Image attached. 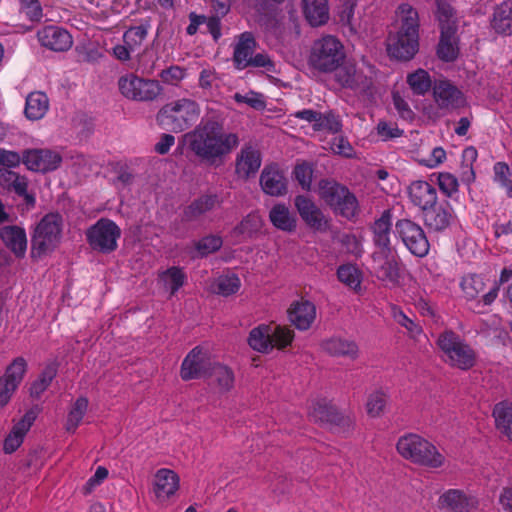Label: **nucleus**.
I'll use <instances>...</instances> for the list:
<instances>
[{"label":"nucleus","mask_w":512,"mask_h":512,"mask_svg":"<svg viewBox=\"0 0 512 512\" xmlns=\"http://www.w3.org/2000/svg\"><path fill=\"white\" fill-rule=\"evenodd\" d=\"M187 144L192 152L201 161L214 164L217 159L228 155L239 144L236 133H226L224 119L208 117L202 119L194 130L182 136V146L177 148L183 153V146Z\"/></svg>","instance_id":"obj_1"},{"label":"nucleus","mask_w":512,"mask_h":512,"mask_svg":"<svg viewBox=\"0 0 512 512\" xmlns=\"http://www.w3.org/2000/svg\"><path fill=\"white\" fill-rule=\"evenodd\" d=\"M396 14L399 26L396 32L388 34L387 53L391 58L408 62L419 51V13L409 3H402L398 6Z\"/></svg>","instance_id":"obj_2"},{"label":"nucleus","mask_w":512,"mask_h":512,"mask_svg":"<svg viewBox=\"0 0 512 512\" xmlns=\"http://www.w3.org/2000/svg\"><path fill=\"white\" fill-rule=\"evenodd\" d=\"M398 453L413 464L428 468H439L445 462L435 445L414 433L401 436L396 444Z\"/></svg>","instance_id":"obj_3"},{"label":"nucleus","mask_w":512,"mask_h":512,"mask_svg":"<svg viewBox=\"0 0 512 512\" xmlns=\"http://www.w3.org/2000/svg\"><path fill=\"white\" fill-rule=\"evenodd\" d=\"M436 345L443 353V361L450 367L467 371L476 365V351L453 330L441 332Z\"/></svg>","instance_id":"obj_4"},{"label":"nucleus","mask_w":512,"mask_h":512,"mask_svg":"<svg viewBox=\"0 0 512 512\" xmlns=\"http://www.w3.org/2000/svg\"><path fill=\"white\" fill-rule=\"evenodd\" d=\"M198 114L197 103L182 98L162 106L156 114V122L163 130L179 133L191 127Z\"/></svg>","instance_id":"obj_5"},{"label":"nucleus","mask_w":512,"mask_h":512,"mask_svg":"<svg viewBox=\"0 0 512 512\" xmlns=\"http://www.w3.org/2000/svg\"><path fill=\"white\" fill-rule=\"evenodd\" d=\"M63 217L58 212H50L42 217L31 237V257L41 258L53 252L62 237Z\"/></svg>","instance_id":"obj_6"},{"label":"nucleus","mask_w":512,"mask_h":512,"mask_svg":"<svg viewBox=\"0 0 512 512\" xmlns=\"http://www.w3.org/2000/svg\"><path fill=\"white\" fill-rule=\"evenodd\" d=\"M346 58L343 44L328 35L314 42L309 55L310 67L321 73H331Z\"/></svg>","instance_id":"obj_7"},{"label":"nucleus","mask_w":512,"mask_h":512,"mask_svg":"<svg viewBox=\"0 0 512 512\" xmlns=\"http://www.w3.org/2000/svg\"><path fill=\"white\" fill-rule=\"evenodd\" d=\"M121 237L119 226L108 218L99 219L86 231V239L90 247L97 252L109 254L117 249V241Z\"/></svg>","instance_id":"obj_8"},{"label":"nucleus","mask_w":512,"mask_h":512,"mask_svg":"<svg viewBox=\"0 0 512 512\" xmlns=\"http://www.w3.org/2000/svg\"><path fill=\"white\" fill-rule=\"evenodd\" d=\"M121 94L134 101H154L163 92L158 80L140 78L134 74L122 76L118 80Z\"/></svg>","instance_id":"obj_9"},{"label":"nucleus","mask_w":512,"mask_h":512,"mask_svg":"<svg viewBox=\"0 0 512 512\" xmlns=\"http://www.w3.org/2000/svg\"><path fill=\"white\" fill-rule=\"evenodd\" d=\"M395 231L413 255L422 258L428 254L430 244L419 224L407 218L399 219L395 223Z\"/></svg>","instance_id":"obj_10"},{"label":"nucleus","mask_w":512,"mask_h":512,"mask_svg":"<svg viewBox=\"0 0 512 512\" xmlns=\"http://www.w3.org/2000/svg\"><path fill=\"white\" fill-rule=\"evenodd\" d=\"M27 368V362L22 356L13 359L6 367L4 374L0 377V409L10 402L23 381Z\"/></svg>","instance_id":"obj_11"},{"label":"nucleus","mask_w":512,"mask_h":512,"mask_svg":"<svg viewBox=\"0 0 512 512\" xmlns=\"http://www.w3.org/2000/svg\"><path fill=\"white\" fill-rule=\"evenodd\" d=\"M294 205L305 225L314 232L324 233L330 227V220L317 204L306 195H297Z\"/></svg>","instance_id":"obj_12"},{"label":"nucleus","mask_w":512,"mask_h":512,"mask_svg":"<svg viewBox=\"0 0 512 512\" xmlns=\"http://www.w3.org/2000/svg\"><path fill=\"white\" fill-rule=\"evenodd\" d=\"M62 156L49 149L24 150L23 164L33 172L48 173L58 169L62 163Z\"/></svg>","instance_id":"obj_13"},{"label":"nucleus","mask_w":512,"mask_h":512,"mask_svg":"<svg viewBox=\"0 0 512 512\" xmlns=\"http://www.w3.org/2000/svg\"><path fill=\"white\" fill-rule=\"evenodd\" d=\"M333 72H335V80L342 88L367 92L373 85L372 79L357 70L356 64L346 58Z\"/></svg>","instance_id":"obj_14"},{"label":"nucleus","mask_w":512,"mask_h":512,"mask_svg":"<svg viewBox=\"0 0 512 512\" xmlns=\"http://www.w3.org/2000/svg\"><path fill=\"white\" fill-rule=\"evenodd\" d=\"M310 416L315 422L326 423L345 432L352 428L353 420L343 415L335 405L325 399L317 401Z\"/></svg>","instance_id":"obj_15"},{"label":"nucleus","mask_w":512,"mask_h":512,"mask_svg":"<svg viewBox=\"0 0 512 512\" xmlns=\"http://www.w3.org/2000/svg\"><path fill=\"white\" fill-rule=\"evenodd\" d=\"M212 364L202 348L194 347L182 362L180 376L184 381L208 377Z\"/></svg>","instance_id":"obj_16"},{"label":"nucleus","mask_w":512,"mask_h":512,"mask_svg":"<svg viewBox=\"0 0 512 512\" xmlns=\"http://www.w3.org/2000/svg\"><path fill=\"white\" fill-rule=\"evenodd\" d=\"M41 46L55 52L68 51L73 45L71 34L63 27L47 25L37 31Z\"/></svg>","instance_id":"obj_17"},{"label":"nucleus","mask_w":512,"mask_h":512,"mask_svg":"<svg viewBox=\"0 0 512 512\" xmlns=\"http://www.w3.org/2000/svg\"><path fill=\"white\" fill-rule=\"evenodd\" d=\"M425 225L436 232L447 229L455 219L454 210L447 200L429 206L423 212Z\"/></svg>","instance_id":"obj_18"},{"label":"nucleus","mask_w":512,"mask_h":512,"mask_svg":"<svg viewBox=\"0 0 512 512\" xmlns=\"http://www.w3.org/2000/svg\"><path fill=\"white\" fill-rule=\"evenodd\" d=\"M435 102L441 109H457L465 105V97L449 80H436L433 85Z\"/></svg>","instance_id":"obj_19"},{"label":"nucleus","mask_w":512,"mask_h":512,"mask_svg":"<svg viewBox=\"0 0 512 512\" xmlns=\"http://www.w3.org/2000/svg\"><path fill=\"white\" fill-rule=\"evenodd\" d=\"M391 219L392 212L390 209H386L370 227L373 234V243L384 257H389L393 253V247L390 242Z\"/></svg>","instance_id":"obj_20"},{"label":"nucleus","mask_w":512,"mask_h":512,"mask_svg":"<svg viewBox=\"0 0 512 512\" xmlns=\"http://www.w3.org/2000/svg\"><path fill=\"white\" fill-rule=\"evenodd\" d=\"M259 183L263 192L267 195L279 197L287 193V179L275 163L263 168Z\"/></svg>","instance_id":"obj_21"},{"label":"nucleus","mask_w":512,"mask_h":512,"mask_svg":"<svg viewBox=\"0 0 512 512\" xmlns=\"http://www.w3.org/2000/svg\"><path fill=\"white\" fill-rule=\"evenodd\" d=\"M222 199L216 193H205L194 199L182 213V221L192 222L207 212L221 207Z\"/></svg>","instance_id":"obj_22"},{"label":"nucleus","mask_w":512,"mask_h":512,"mask_svg":"<svg viewBox=\"0 0 512 512\" xmlns=\"http://www.w3.org/2000/svg\"><path fill=\"white\" fill-rule=\"evenodd\" d=\"M261 162L260 151L250 145H246L241 149L240 154L236 158L235 172L242 179L248 180L258 172Z\"/></svg>","instance_id":"obj_23"},{"label":"nucleus","mask_w":512,"mask_h":512,"mask_svg":"<svg viewBox=\"0 0 512 512\" xmlns=\"http://www.w3.org/2000/svg\"><path fill=\"white\" fill-rule=\"evenodd\" d=\"M290 322L299 330H308L316 317V307L308 300L294 301L288 311Z\"/></svg>","instance_id":"obj_24"},{"label":"nucleus","mask_w":512,"mask_h":512,"mask_svg":"<svg viewBox=\"0 0 512 512\" xmlns=\"http://www.w3.org/2000/svg\"><path fill=\"white\" fill-rule=\"evenodd\" d=\"M0 238L16 258L22 259L25 256L27 237L23 228L17 225L4 226L0 229Z\"/></svg>","instance_id":"obj_25"},{"label":"nucleus","mask_w":512,"mask_h":512,"mask_svg":"<svg viewBox=\"0 0 512 512\" xmlns=\"http://www.w3.org/2000/svg\"><path fill=\"white\" fill-rule=\"evenodd\" d=\"M411 202L423 212L426 208L436 204L437 190L430 183L422 180L413 181L408 187Z\"/></svg>","instance_id":"obj_26"},{"label":"nucleus","mask_w":512,"mask_h":512,"mask_svg":"<svg viewBox=\"0 0 512 512\" xmlns=\"http://www.w3.org/2000/svg\"><path fill=\"white\" fill-rule=\"evenodd\" d=\"M454 28L446 27L440 31V38L437 45V57L443 62H454L459 56V37Z\"/></svg>","instance_id":"obj_27"},{"label":"nucleus","mask_w":512,"mask_h":512,"mask_svg":"<svg viewBox=\"0 0 512 512\" xmlns=\"http://www.w3.org/2000/svg\"><path fill=\"white\" fill-rule=\"evenodd\" d=\"M256 47L257 42L252 32L246 31L239 35L233 52V62L236 69L243 70L247 68L246 62H250Z\"/></svg>","instance_id":"obj_28"},{"label":"nucleus","mask_w":512,"mask_h":512,"mask_svg":"<svg viewBox=\"0 0 512 512\" xmlns=\"http://www.w3.org/2000/svg\"><path fill=\"white\" fill-rule=\"evenodd\" d=\"M440 504L451 512H470L477 507L474 497L466 495L463 491L450 489L439 499Z\"/></svg>","instance_id":"obj_29"},{"label":"nucleus","mask_w":512,"mask_h":512,"mask_svg":"<svg viewBox=\"0 0 512 512\" xmlns=\"http://www.w3.org/2000/svg\"><path fill=\"white\" fill-rule=\"evenodd\" d=\"M490 23L497 34L512 35V0L503 1L494 7Z\"/></svg>","instance_id":"obj_30"},{"label":"nucleus","mask_w":512,"mask_h":512,"mask_svg":"<svg viewBox=\"0 0 512 512\" xmlns=\"http://www.w3.org/2000/svg\"><path fill=\"white\" fill-rule=\"evenodd\" d=\"M323 351L335 357H349L355 360L359 354V348L355 341L340 337H332L321 342Z\"/></svg>","instance_id":"obj_31"},{"label":"nucleus","mask_w":512,"mask_h":512,"mask_svg":"<svg viewBox=\"0 0 512 512\" xmlns=\"http://www.w3.org/2000/svg\"><path fill=\"white\" fill-rule=\"evenodd\" d=\"M179 476L170 469H159L155 474L154 492L158 498H169L179 489Z\"/></svg>","instance_id":"obj_32"},{"label":"nucleus","mask_w":512,"mask_h":512,"mask_svg":"<svg viewBox=\"0 0 512 512\" xmlns=\"http://www.w3.org/2000/svg\"><path fill=\"white\" fill-rule=\"evenodd\" d=\"M303 13L308 23L313 27L324 25L329 20L327 0H302Z\"/></svg>","instance_id":"obj_33"},{"label":"nucleus","mask_w":512,"mask_h":512,"mask_svg":"<svg viewBox=\"0 0 512 512\" xmlns=\"http://www.w3.org/2000/svg\"><path fill=\"white\" fill-rule=\"evenodd\" d=\"M329 208L335 215H339L349 221L356 219L361 210L357 197L350 190L332 202Z\"/></svg>","instance_id":"obj_34"},{"label":"nucleus","mask_w":512,"mask_h":512,"mask_svg":"<svg viewBox=\"0 0 512 512\" xmlns=\"http://www.w3.org/2000/svg\"><path fill=\"white\" fill-rule=\"evenodd\" d=\"M269 220L278 230L292 233L297 228V218L292 215L289 208L282 203L274 205L269 211Z\"/></svg>","instance_id":"obj_35"},{"label":"nucleus","mask_w":512,"mask_h":512,"mask_svg":"<svg viewBox=\"0 0 512 512\" xmlns=\"http://www.w3.org/2000/svg\"><path fill=\"white\" fill-rule=\"evenodd\" d=\"M272 326L267 324H260L253 328L248 336L249 346L260 353H269L274 345L271 344Z\"/></svg>","instance_id":"obj_36"},{"label":"nucleus","mask_w":512,"mask_h":512,"mask_svg":"<svg viewBox=\"0 0 512 512\" xmlns=\"http://www.w3.org/2000/svg\"><path fill=\"white\" fill-rule=\"evenodd\" d=\"M497 430L512 442V402L501 401L492 411Z\"/></svg>","instance_id":"obj_37"},{"label":"nucleus","mask_w":512,"mask_h":512,"mask_svg":"<svg viewBox=\"0 0 512 512\" xmlns=\"http://www.w3.org/2000/svg\"><path fill=\"white\" fill-rule=\"evenodd\" d=\"M58 366L59 365L57 362H49L45 365L37 379L34 380L30 385L29 395L31 398L39 399L41 395L48 389L53 379L57 376Z\"/></svg>","instance_id":"obj_38"},{"label":"nucleus","mask_w":512,"mask_h":512,"mask_svg":"<svg viewBox=\"0 0 512 512\" xmlns=\"http://www.w3.org/2000/svg\"><path fill=\"white\" fill-rule=\"evenodd\" d=\"M49 108L47 95L40 91L31 92L26 98L24 114L29 120H39L44 117Z\"/></svg>","instance_id":"obj_39"},{"label":"nucleus","mask_w":512,"mask_h":512,"mask_svg":"<svg viewBox=\"0 0 512 512\" xmlns=\"http://www.w3.org/2000/svg\"><path fill=\"white\" fill-rule=\"evenodd\" d=\"M151 26V18L147 17L141 20V23L136 26H130L123 33V42L134 51L138 50L148 35V30Z\"/></svg>","instance_id":"obj_40"},{"label":"nucleus","mask_w":512,"mask_h":512,"mask_svg":"<svg viewBox=\"0 0 512 512\" xmlns=\"http://www.w3.org/2000/svg\"><path fill=\"white\" fill-rule=\"evenodd\" d=\"M347 191V186L334 179H321L318 182V195L328 207Z\"/></svg>","instance_id":"obj_41"},{"label":"nucleus","mask_w":512,"mask_h":512,"mask_svg":"<svg viewBox=\"0 0 512 512\" xmlns=\"http://www.w3.org/2000/svg\"><path fill=\"white\" fill-rule=\"evenodd\" d=\"M435 16L439 22V28L445 30L446 27L458 30L456 11L448 0H435Z\"/></svg>","instance_id":"obj_42"},{"label":"nucleus","mask_w":512,"mask_h":512,"mask_svg":"<svg viewBox=\"0 0 512 512\" xmlns=\"http://www.w3.org/2000/svg\"><path fill=\"white\" fill-rule=\"evenodd\" d=\"M337 277L340 282L354 291H358L361 288L362 272L354 264L348 263L339 266Z\"/></svg>","instance_id":"obj_43"},{"label":"nucleus","mask_w":512,"mask_h":512,"mask_svg":"<svg viewBox=\"0 0 512 512\" xmlns=\"http://www.w3.org/2000/svg\"><path fill=\"white\" fill-rule=\"evenodd\" d=\"M377 277L383 282H387L393 286L400 284V269L397 260L391 255L385 257V261L377 270Z\"/></svg>","instance_id":"obj_44"},{"label":"nucleus","mask_w":512,"mask_h":512,"mask_svg":"<svg viewBox=\"0 0 512 512\" xmlns=\"http://www.w3.org/2000/svg\"><path fill=\"white\" fill-rule=\"evenodd\" d=\"M208 377H214L222 391H229L234 385L233 371L217 362H213Z\"/></svg>","instance_id":"obj_45"},{"label":"nucleus","mask_w":512,"mask_h":512,"mask_svg":"<svg viewBox=\"0 0 512 512\" xmlns=\"http://www.w3.org/2000/svg\"><path fill=\"white\" fill-rule=\"evenodd\" d=\"M263 220L257 213H249L234 228V233L247 238H253L262 228Z\"/></svg>","instance_id":"obj_46"},{"label":"nucleus","mask_w":512,"mask_h":512,"mask_svg":"<svg viewBox=\"0 0 512 512\" xmlns=\"http://www.w3.org/2000/svg\"><path fill=\"white\" fill-rule=\"evenodd\" d=\"M88 408V399L79 397L76 399L71 410L68 413L65 429L67 432L74 433L79 423L82 421Z\"/></svg>","instance_id":"obj_47"},{"label":"nucleus","mask_w":512,"mask_h":512,"mask_svg":"<svg viewBox=\"0 0 512 512\" xmlns=\"http://www.w3.org/2000/svg\"><path fill=\"white\" fill-rule=\"evenodd\" d=\"M407 83L416 95H424L432 87V81L429 73L421 68L408 74Z\"/></svg>","instance_id":"obj_48"},{"label":"nucleus","mask_w":512,"mask_h":512,"mask_svg":"<svg viewBox=\"0 0 512 512\" xmlns=\"http://www.w3.org/2000/svg\"><path fill=\"white\" fill-rule=\"evenodd\" d=\"M240 286L241 282L236 274L222 275L217 279L214 285V292L224 297H228L237 293Z\"/></svg>","instance_id":"obj_49"},{"label":"nucleus","mask_w":512,"mask_h":512,"mask_svg":"<svg viewBox=\"0 0 512 512\" xmlns=\"http://www.w3.org/2000/svg\"><path fill=\"white\" fill-rule=\"evenodd\" d=\"M356 6V0H340V5L338 7L339 22L342 26L347 27L352 34L357 33V29L353 25Z\"/></svg>","instance_id":"obj_50"},{"label":"nucleus","mask_w":512,"mask_h":512,"mask_svg":"<svg viewBox=\"0 0 512 512\" xmlns=\"http://www.w3.org/2000/svg\"><path fill=\"white\" fill-rule=\"evenodd\" d=\"M484 287L483 279L476 274L467 275L461 281L462 291L468 300L475 299L484 290Z\"/></svg>","instance_id":"obj_51"},{"label":"nucleus","mask_w":512,"mask_h":512,"mask_svg":"<svg viewBox=\"0 0 512 512\" xmlns=\"http://www.w3.org/2000/svg\"><path fill=\"white\" fill-rule=\"evenodd\" d=\"M314 131H322L326 130L330 133H339L342 130V123L339 119V116L336 115L333 111H329L325 114L321 113V119L317 124L313 125Z\"/></svg>","instance_id":"obj_52"},{"label":"nucleus","mask_w":512,"mask_h":512,"mask_svg":"<svg viewBox=\"0 0 512 512\" xmlns=\"http://www.w3.org/2000/svg\"><path fill=\"white\" fill-rule=\"evenodd\" d=\"M19 11L32 23H39L43 18V8L39 0H19Z\"/></svg>","instance_id":"obj_53"},{"label":"nucleus","mask_w":512,"mask_h":512,"mask_svg":"<svg viewBox=\"0 0 512 512\" xmlns=\"http://www.w3.org/2000/svg\"><path fill=\"white\" fill-rule=\"evenodd\" d=\"M223 241L220 236L208 235L195 243V249L201 257H206L211 253L218 251L222 247Z\"/></svg>","instance_id":"obj_54"},{"label":"nucleus","mask_w":512,"mask_h":512,"mask_svg":"<svg viewBox=\"0 0 512 512\" xmlns=\"http://www.w3.org/2000/svg\"><path fill=\"white\" fill-rule=\"evenodd\" d=\"M294 339V331L287 328L277 325L275 327L272 326V336H271V344L278 349H284L287 346L291 345Z\"/></svg>","instance_id":"obj_55"},{"label":"nucleus","mask_w":512,"mask_h":512,"mask_svg":"<svg viewBox=\"0 0 512 512\" xmlns=\"http://www.w3.org/2000/svg\"><path fill=\"white\" fill-rule=\"evenodd\" d=\"M387 404V395L383 391H375L369 395L366 408L371 417H379Z\"/></svg>","instance_id":"obj_56"},{"label":"nucleus","mask_w":512,"mask_h":512,"mask_svg":"<svg viewBox=\"0 0 512 512\" xmlns=\"http://www.w3.org/2000/svg\"><path fill=\"white\" fill-rule=\"evenodd\" d=\"M313 168L308 162L297 164L293 170V176L302 189L309 191L311 189Z\"/></svg>","instance_id":"obj_57"},{"label":"nucleus","mask_w":512,"mask_h":512,"mask_svg":"<svg viewBox=\"0 0 512 512\" xmlns=\"http://www.w3.org/2000/svg\"><path fill=\"white\" fill-rule=\"evenodd\" d=\"M162 277L170 285L171 294L174 295L183 285L186 275L180 267H170L163 272Z\"/></svg>","instance_id":"obj_58"},{"label":"nucleus","mask_w":512,"mask_h":512,"mask_svg":"<svg viewBox=\"0 0 512 512\" xmlns=\"http://www.w3.org/2000/svg\"><path fill=\"white\" fill-rule=\"evenodd\" d=\"M233 98L237 103H245L257 111H261L266 108V101L264 100L263 95L255 91H250L246 95L235 93Z\"/></svg>","instance_id":"obj_59"},{"label":"nucleus","mask_w":512,"mask_h":512,"mask_svg":"<svg viewBox=\"0 0 512 512\" xmlns=\"http://www.w3.org/2000/svg\"><path fill=\"white\" fill-rule=\"evenodd\" d=\"M331 150L333 153L343 156L345 158H354L355 150L347 138L343 136H336L331 142Z\"/></svg>","instance_id":"obj_60"},{"label":"nucleus","mask_w":512,"mask_h":512,"mask_svg":"<svg viewBox=\"0 0 512 512\" xmlns=\"http://www.w3.org/2000/svg\"><path fill=\"white\" fill-rule=\"evenodd\" d=\"M437 182L440 190L448 197L458 191V180L450 173H439L437 176Z\"/></svg>","instance_id":"obj_61"},{"label":"nucleus","mask_w":512,"mask_h":512,"mask_svg":"<svg viewBox=\"0 0 512 512\" xmlns=\"http://www.w3.org/2000/svg\"><path fill=\"white\" fill-rule=\"evenodd\" d=\"M495 180L506 188L507 193L512 189V180L510 179L511 170L507 163L497 162L494 165Z\"/></svg>","instance_id":"obj_62"},{"label":"nucleus","mask_w":512,"mask_h":512,"mask_svg":"<svg viewBox=\"0 0 512 512\" xmlns=\"http://www.w3.org/2000/svg\"><path fill=\"white\" fill-rule=\"evenodd\" d=\"M186 75V70L180 66H170L161 71L160 77L163 82L176 85Z\"/></svg>","instance_id":"obj_63"},{"label":"nucleus","mask_w":512,"mask_h":512,"mask_svg":"<svg viewBox=\"0 0 512 512\" xmlns=\"http://www.w3.org/2000/svg\"><path fill=\"white\" fill-rule=\"evenodd\" d=\"M246 64L247 67L264 68L267 72H275V63L266 53H257Z\"/></svg>","instance_id":"obj_64"}]
</instances>
